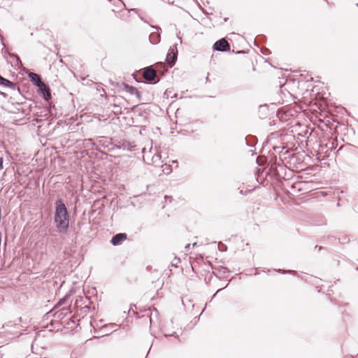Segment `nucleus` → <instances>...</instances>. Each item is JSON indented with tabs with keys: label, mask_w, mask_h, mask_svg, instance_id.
<instances>
[{
	"label": "nucleus",
	"mask_w": 358,
	"mask_h": 358,
	"mask_svg": "<svg viewBox=\"0 0 358 358\" xmlns=\"http://www.w3.org/2000/svg\"><path fill=\"white\" fill-rule=\"evenodd\" d=\"M54 223L57 231L66 234L69 229L70 213L62 199L55 202Z\"/></svg>",
	"instance_id": "obj_1"
},
{
	"label": "nucleus",
	"mask_w": 358,
	"mask_h": 358,
	"mask_svg": "<svg viewBox=\"0 0 358 358\" xmlns=\"http://www.w3.org/2000/svg\"><path fill=\"white\" fill-rule=\"evenodd\" d=\"M113 143V152H115L118 150L133 152L137 150L136 145L134 141H129L124 138L115 136Z\"/></svg>",
	"instance_id": "obj_2"
},
{
	"label": "nucleus",
	"mask_w": 358,
	"mask_h": 358,
	"mask_svg": "<svg viewBox=\"0 0 358 358\" xmlns=\"http://www.w3.org/2000/svg\"><path fill=\"white\" fill-rule=\"evenodd\" d=\"M114 140H115V136L114 137L98 136L97 141L95 144V145H96V150L98 152L103 153L101 151V150L98 148L99 146V147H102L103 148L107 149L108 151H109V152H114V148H113V144H114V143H113Z\"/></svg>",
	"instance_id": "obj_3"
},
{
	"label": "nucleus",
	"mask_w": 358,
	"mask_h": 358,
	"mask_svg": "<svg viewBox=\"0 0 358 358\" xmlns=\"http://www.w3.org/2000/svg\"><path fill=\"white\" fill-rule=\"evenodd\" d=\"M177 46V43L171 46L166 56L165 61L170 68H172L175 65L177 60L178 52Z\"/></svg>",
	"instance_id": "obj_4"
},
{
	"label": "nucleus",
	"mask_w": 358,
	"mask_h": 358,
	"mask_svg": "<svg viewBox=\"0 0 358 358\" xmlns=\"http://www.w3.org/2000/svg\"><path fill=\"white\" fill-rule=\"evenodd\" d=\"M37 93L45 101H50L52 99L51 90L49 85L45 82L36 87Z\"/></svg>",
	"instance_id": "obj_5"
},
{
	"label": "nucleus",
	"mask_w": 358,
	"mask_h": 358,
	"mask_svg": "<svg viewBox=\"0 0 358 358\" xmlns=\"http://www.w3.org/2000/svg\"><path fill=\"white\" fill-rule=\"evenodd\" d=\"M143 78L149 81L150 84H157L159 79L155 80L157 78V72L152 66H147L144 69Z\"/></svg>",
	"instance_id": "obj_6"
},
{
	"label": "nucleus",
	"mask_w": 358,
	"mask_h": 358,
	"mask_svg": "<svg viewBox=\"0 0 358 358\" xmlns=\"http://www.w3.org/2000/svg\"><path fill=\"white\" fill-rule=\"evenodd\" d=\"M26 75L27 76L29 81L34 85L36 87L43 83L44 81L43 80L41 76L36 73L31 72L29 69L24 70Z\"/></svg>",
	"instance_id": "obj_7"
},
{
	"label": "nucleus",
	"mask_w": 358,
	"mask_h": 358,
	"mask_svg": "<svg viewBox=\"0 0 358 358\" xmlns=\"http://www.w3.org/2000/svg\"><path fill=\"white\" fill-rule=\"evenodd\" d=\"M0 86L5 87V88L10 89L12 90H17L20 94H21L20 89L16 83L3 77L1 74H0Z\"/></svg>",
	"instance_id": "obj_8"
},
{
	"label": "nucleus",
	"mask_w": 358,
	"mask_h": 358,
	"mask_svg": "<svg viewBox=\"0 0 358 358\" xmlns=\"http://www.w3.org/2000/svg\"><path fill=\"white\" fill-rule=\"evenodd\" d=\"M127 239V234L126 233H117L113 236L110 243L113 246H118Z\"/></svg>",
	"instance_id": "obj_9"
},
{
	"label": "nucleus",
	"mask_w": 358,
	"mask_h": 358,
	"mask_svg": "<svg viewBox=\"0 0 358 358\" xmlns=\"http://www.w3.org/2000/svg\"><path fill=\"white\" fill-rule=\"evenodd\" d=\"M152 28L157 29L158 31L160 29V27L157 25H150ZM161 34L159 31L152 32L149 36V40L151 44L156 45L160 42Z\"/></svg>",
	"instance_id": "obj_10"
},
{
	"label": "nucleus",
	"mask_w": 358,
	"mask_h": 358,
	"mask_svg": "<svg viewBox=\"0 0 358 358\" xmlns=\"http://www.w3.org/2000/svg\"><path fill=\"white\" fill-rule=\"evenodd\" d=\"M71 313V311L67 308H63L60 309L59 310L55 312L53 314V317L58 319V320H63L64 317H66L69 314Z\"/></svg>",
	"instance_id": "obj_11"
},
{
	"label": "nucleus",
	"mask_w": 358,
	"mask_h": 358,
	"mask_svg": "<svg viewBox=\"0 0 358 358\" xmlns=\"http://www.w3.org/2000/svg\"><path fill=\"white\" fill-rule=\"evenodd\" d=\"M213 51L224 52V37L217 40L212 47Z\"/></svg>",
	"instance_id": "obj_12"
},
{
	"label": "nucleus",
	"mask_w": 358,
	"mask_h": 358,
	"mask_svg": "<svg viewBox=\"0 0 358 358\" xmlns=\"http://www.w3.org/2000/svg\"><path fill=\"white\" fill-rule=\"evenodd\" d=\"M122 89L130 94H134L135 92H137V88L129 85L126 83H122Z\"/></svg>",
	"instance_id": "obj_13"
},
{
	"label": "nucleus",
	"mask_w": 358,
	"mask_h": 358,
	"mask_svg": "<svg viewBox=\"0 0 358 358\" xmlns=\"http://www.w3.org/2000/svg\"><path fill=\"white\" fill-rule=\"evenodd\" d=\"M72 292H73V290L71 289L69 290L64 297H62V299H60L58 302L56 303V305L55 306V308H57L59 306H62L63 304H64L66 303V301H67V299L71 296L72 294Z\"/></svg>",
	"instance_id": "obj_14"
},
{
	"label": "nucleus",
	"mask_w": 358,
	"mask_h": 358,
	"mask_svg": "<svg viewBox=\"0 0 358 358\" xmlns=\"http://www.w3.org/2000/svg\"><path fill=\"white\" fill-rule=\"evenodd\" d=\"M80 321V319L78 318L77 316H71L70 319H68L67 320L63 321L61 322L62 324L64 325V327H69L71 324H76V322H78Z\"/></svg>",
	"instance_id": "obj_15"
},
{
	"label": "nucleus",
	"mask_w": 358,
	"mask_h": 358,
	"mask_svg": "<svg viewBox=\"0 0 358 358\" xmlns=\"http://www.w3.org/2000/svg\"><path fill=\"white\" fill-rule=\"evenodd\" d=\"M8 56L10 57V58H13L15 59V62H16V64L17 65H20V64H22V61L20 58V57L15 54V53H12V52H8Z\"/></svg>",
	"instance_id": "obj_16"
},
{
	"label": "nucleus",
	"mask_w": 358,
	"mask_h": 358,
	"mask_svg": "<svg viewBox=\"0 0 358 358\" xmlns=\"http://www.w3.org/2000/svg\"><path fill=\"white\" fill-rule=\"evenodd\" d=\"M161 155L159 153H156L152 156V161L153 163H157V161H159L161 159Z\"/></svg>",
	"instance_id": "obj_17"
},
{
	"label": "nucleus",
	"mask_w": 358,
	"mask_h": 358,
	"mask_svg": "<svg viewBox=\"0 0 358 358\" xmlns=\"http://www.w3.org/2000/svg\"><path fill=\"white\" fill-rule=\"evenodd\" d=\"M180 262V259L179 257H176L171 265L173 267H178V264Z\"/></svg>",
	"instance_id": "obj_18"
},
{
	"label": "nucleus",
	"mask_w": 358,
	"mask_h": 358,
	"mask_svg": "<svg viewBox=\"0 0 358 358\" xmlns=\"http://www.w3.org/2000/svg\"><path fill=\"white\" fill-rule=\"evenodd\" d=\"M171 93H172L171 90H169V89H167V90H166V91H165V92H164V97H166V98H167V99H168L169 96H171H171H172V95H171Z\"/></svg>",
	"instance_id": "obj_19"
},
{
	"label": "nucleus",
	"mask_w": 358,
	"mask_h": 358,
	"mask_svg": "<svg viewBox=\"0 0 358 358\" xmlns=\"http://www.w3.org/2000/svg\"><path fill=\"white\" fill-rule=\"evenodd\" d=\"M134 95H136V98L139 100H142V96L141 92L137 90V92H135Z\"/></svg>",
	"instance_id": "obj_20"
},
{
	"label": "nucleus",
	"mask_w": 358,
	"mask_h": 358,
	"mask_svg": "<svg viewBox=\"0 0 358 358\" xmlns=\"http://www.w3.org/2000/svg\"><path fill=\"white\" fill-rule=\"evenodd\" d=\"M223 289H224V288L218 289L215 292V293L213 295V296H212V298H211L210 301H211L214 298H215V296H216V295H217V294H219L220 292H222V290H223Z\"/></svg>",
	"instance_id": "obj_21"
},
{
	"label": "nucleus",
	"mask_w": 358,
	"mask_h": 358,
	"mask_svg": "<svg viewBox=\"0 0 358 358\" xmlns=\"http://www.w3.org/2000/svg\"><path fill=\"white\" fill-rule=\"evenodd\" d=\"M109 335H110L109 334L106 333V334H102V335L99 336H94L92 337V339H97V338H99L103 337V336H109Z\"/></svg>",
	"instance_id": "obj_22"
},
{
	"label": "nucleus",
	"mask_w": 358,
	"mask_h": 358,
	"mask_svg": "<svg viewBox=\"0 0 358 358\" xmlns=\"http://www.w3.org/2000/svg\"><path fill=\"white\" fill-rule=\"evenodd\" d=\"M230 45L227 41L225 40V52L229 50Z\"/></svg>",
	"instance_id": "obj_23"
},
{
	"label": "nucleus",
	"mask_w": 358,
	"mask_h": 358,
	"mask_svg": "<svg viewBox=\"0 0 358 358\" xmlns=\"http://www.w3.org/2000/svg\"><path fill=\"white\" fill-rule=\"evenodd\" d=\"M223 247H224V245L222 244V242H219L218 243V248L220 251H223L224 249H223Z\"/></svg>",
	"instance_id": "obj_24"
},
{
	"label": "nucleus",
	"mask_w": 358,
	"mask_h": 358,
	"mask_svg": "<svg viewBox=\"0 0 358 358\" xmlns=\"http://www.w3.org/2000/svg\"><path fill=\"white\" fill-rule=\"evenodd\" d=\"M90 308V304L89 305H85L83 308H82V310H83V312L85 313L87 310H89Z\"/></svg>",
	"instance_id": "obj_25"
},
{
	"label": "nucleus",
	"mask_w": 358,
	"mask_h": 358,
	"mask_svg": "<svg viewBox=\"0 0 358 358\" xmlns=\"http://www.w3.org/2000/svg\"><path fill=\"white\" fill-rule=\"evenodd\" d=\"M3 157H0V171L1 169H3Z\"/></svg>",
	"instance_id": "obj_26"
},
{
	"label": "nucleus",
	"mask_w": 358,
	"mask_h": 358,
	"mask_svg": "<svg viewBox=\"0 0 358 358\" xmlns=\"http://www.w3.org/2000/svg\"><path fill=\"white\" fill-rule=\"evenodd\" d=\"M0 94L2 95L3 97L6 98L8 96V94L6 92L0 91Z\"/></svg>",
	"instance_id": "obj_27"
},
{
	"label": "nucleus",
	"mask_w": 358,
	"mask_h": 358,
	"mask_svg": "<svg viewBox=\"0 0 358 358\" xmlns=\"http://www.w3.org/2000/svg\"><path fill=\"white\" fill-rule=\"evenodd\" d=\"M55 323H56L55 322H54V321H51V322L49 323V324H48V325H49V326H50V327H55Z\"/></svg>",
	"instance_id": "obj_28"
},
{
	"label": "nucleus",
	"mask_w": 358,
	"mask_h": 358,
	"mask_svg": "<svg viewBox=\"0 0 358 358\" xmlns=\"http://www.w3.org/2000/svg\"><path fill=\"white\" fill-rule=\"evenodd\" d=\"M191 245L189 243L187 244L185 247V250L188 251L190 249Z\"/></svg>",
	"instance_id": "obj_29"
},
{
	"label": "nucleus",
	"mask_w": 358,
	"mask_h": 358,
	"mask_svg": "<svg viewBox=\"0 0 358 358\" xmlns=\"http://www.w3.org/2000/svg\"><path fill=\"white\" fill-rule=\"evenodd\" d=\"M169 336H174V337H178V336L176 332H173L171 334H170Z\"/></svg>",
	"instance_id": "obj_30"
},
{
	"label": "nucleus",
	"mask_w": 358,
	"mask_h": 358,
	"mask_svg": "<svg viewBox=\"0 0 358 358\" xmlns=\"http://www.w3.org/2000/svg\"><path fill=\"white\" fill-rule=\"evenodd\" d=\"M171 98L178 99V94L175 93L173 95L171 96Z\"/></svg>",
	"instance_id": "obj_31"
},
{
	"label": "nucleus",
	"mask_w": 358,
	"mask_h": 358,
	"mask_svg": "<svg viewBox=\"0 0 358 358\" xmlns=\"http://www.w3.org/2000/svg\"><path fill=\"white\" fill-rule=\"evenodd\" d=\"M107 327H108V326H107L106 324L103 325V326L101 327V331H102V330H103V329H106Z\"/></svg>",
	"instance_id": "obj_32"
},
{
	"label": "nucleus",
	"mask_w": 358,
	"mask_h": 358,
	"mask_svg": "<svg viewBox=\"0 0 358 358\" xmlns=\"http://www.w3.org/2000/svg\"><path fill=\"white\" fill-rule=\"evenodd\" d=\"M148 317H149L150 322V323H151V322H152L151 316H150V315H148Z\"/></svg>",
	"instance_id": "obj_33"
},
{
	"label": "nucleus",
	"mask_w": 358,
	"mask_h": 358,
	"mask_svg": "<svg viewBox=\"0 0 358 358\" xmlns=\"http://www.w3.org/2000/svg\"><path fill=\"white\" fill-rule=\"evenodd\" d=\"M155 312L156 315L158 314V311H157V310L156 308H155Z\"/></svg>",
	"instance_id": "obj_34"
},
{
	"label": "nucleus",
	"mask_w": 358,
	"mask_h": 358,
	"mask_svg": "<svg viewBox=\"0 0 358 358\" xmlns=\"http://www.w3.org/2000/svg\"><path fill=\"white\" fill-rule=\"evenodd\" d=\"M164 198H165V199H167L168 198H171V196H165Z\"/></svg>",
	"instance_id": "obj_35"
},
{
	"label": "nucleus",
	"mask_w": 358,
	"mask_h": 358,
	"mask_svg": "<svg viewBox=\"0 0 358 358\" xmlns=\"http://www.w3.org/2000/svg\"><path fill=\"white\" fill-rule=\"evenodd\" d=\"M131 308H130V309L129 310V311H128V314L129 315V314L131 313Z\"/></svg>",
	"instance_id": "obj_36"
},
{
	"label": "nucleus",
	"mask_w": 358,
	"mask_h": 358,
	"mask_svg": "<svg viewBox=\"0 0 358 358\" xmlns=\"http://www.w3.org/2000/svg\"><path fill=\"white\" fill-rule=\"evenodd\" d=\"M196 245H197V243H194L192 244L193 247L196 246Z\"/></svg>",
	"instance_id": "obj_37"
},
{
	"label": "nucleus",
	"mask_w": 358,
	"mask_h": 358,
	"mask_svg": "<svg viewBox=\"0 0 358 358\" xmlns=\"http://www.w3.org/2000/svg\"><path fill=\"white\" fill-rule=\"evenodd\" d=\"M199 318H200V315H199V316H198V317H196L194 319L199 320Z\"/></svg>",
	"instance_id": "obj_38"
},
{
	"label": "nucleus",
	"mask_w": 358,
	"mask_h": 358,
	"mask_svg": "<svg viewBox=\"0 0 358 358\" xmlns=\"http://www.w3.org/2000/svg\"><path fill=\"white\" fill-rule=\"evenodd\" d=\"M131 10H133V11H136V8H132Z\"/></svg>",
	"instance_id": "obj_39"
},
{
	"label": "nucleus",
	"mask_w": 358,
	"mask_h": 358,
	"mask_svg": "<svg viewBox=\"0 0 358 358\" xmlns=\"http://www.w3.org/2000/svg\"><path fill=\"white\" fill-rule=\"evenodd\" d=\"M3 38V36L1 34H0V39H2Z\"/></svg>",
	"instance_id": "obj_40"
},
{
	"label": "nucleus",
	"mask_w": 358,
	"mask_h": 358,
	"mask_svg": "<svg viewBox=\"0 0 358 358\" xmlns=\"http://www.w3.org/2000/svg\"><path fill=\"white\" fill-rule=\"evenodd\" d=\"M357 6H358V3H357Z\"/></svg>",
	"instance_id": "obj_41"
}]
</instances>
